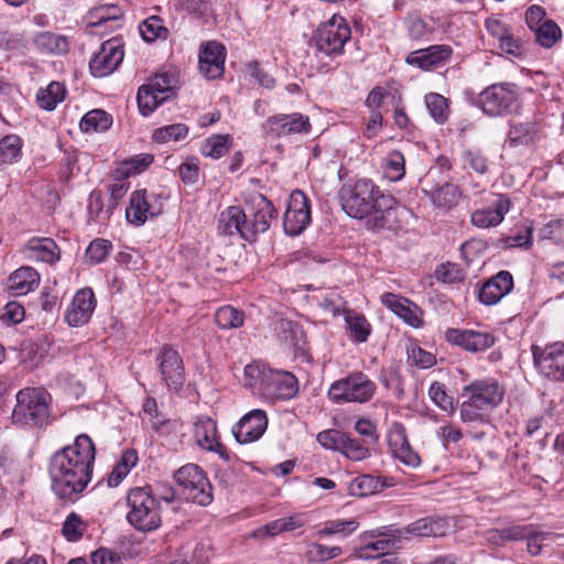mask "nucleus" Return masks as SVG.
<instances>
[{"mask_svg":"<svg viewBox=\"0 0 564 564\" xmlns=\"http://www.w3.org/2000/svg\"><path fill=\"white\" fill-rule=\"evenodd\" d=\"M95 457V444L87 434L56 451L48 463L53 492L62 500L75 502L91 481Z\"/></svg>","mask_w":564,"mask_h":564,"instance_id":"obj_1","label":"nucleus"},{"mask_svg":"<svg viewBox=\"0 0 564 564\" xmlns=\"http://www.w3.org/2000/svg\"><path fill=\"white\" fill-rule=\"evenodd\" d=\"M540 127L535 121L516 122L510 126L508 139L512 147L529 145L539 139Z\"/></svg>","mask_w":564,"mask_h":564,"instance_id":"obj_31","label":"nucleus"},{"mask_svg":"<svg viewBox=\"0 0 564 564\" xmlns=\"http://www.w3.org/2000/svg\"><path fill=\"white\" fill-rule=\"evenodd\" d=\"M398 540L400 539L398 538ZM395 543L397 538L378 540L376 542L368 543L365 546L356 547L354 556L360 560L376 558L388 553L391 547H395Z\"/></svg>","mask_w":564,"mask_h":564,"instance_id":"obj_44","label":"nucleus"},{"mask_svg":"<svg viewBox=\"0 0 564 564\" xmlns=\"http://www.w3.org/2000/svg\"><path fill=\"white\" fill-rule=\"evenodd\" d=\"M341 205L348 216L366 218L372 229H392L397 223V200L384 194L371 180H358L340 191Z\"/></svg>","mask_w":564,"mask_h":564,"instance_id":"obj_2","label":"nucleus"},{"mask_svg":"<svg viewBox=\"0 0 564 564\" xmlns=\"http://www.w3.org/2000/svg\"><path fill=\"white\" fill-rule=\"evenodd\" d=\"M435 276L444 283H454L463 279V273L457 264L444 263L436 268Z\"/></svg>","mask_w":564,"mask_h":564,"instance_id":"obj_62","label":"nucleus"},{"mask_svg":"<svg viewBox=\"0 0 564 564\" xmlns=\"http://www.w3.org/2000/svg\"><path fill=\"white\" fill-rule=\"evenodd\" d=\"M140 35L145 42H154L158 39H165L169 31L163 25L161 18L152 15L145 19L139 26Z\"/></svg>","mask_w":564,"mask_h":564,"instance_id":"obj_49","label":"nucleus"},{"mask_svg":"<svg viewBox=\"0 0 564 564\" xmlns=\"http://www.w3.org/2000/svg\"><path fill=\"white\" fill-rule=\"evenodd\" d=\"M506 389L494 377H484L469 381L462 388L459 417L470 424H488L491 413L500 406Z\"/></svg>","mask_w":564,"mask_h":564,"instance_id":"obj_3","label":"nucleus"},{"mask_svg":"<svg viewBox=\"0 0 564 564\" xmlns=\"http://www.w3.org/2000/svg\"><path fill=\"white\" fill-rule=\"evenodd\" d=\"M429 397L432 402L447 414H454L457 409V402L446 392V386L440 381H434L429 388Z\"/></svg>","mask_w":564,"mask_h":564,"instance_id":"obj_43","label":"nucleus"},{"mask_svg":"<svg viewBox=\"0 0 564 564\" xmlns=\"http://www.w3.org/2000/svg\"><path fill=\"white\" fill-rule=\"evenodd\" d=\"M424 193L430 197L436 207L451 208L457 203L459 196L458 187L452 183H444L443 185L424 189Z\"/></svg>","mask_w":564,"mask_h":564,"instance_id":"obj_35","label":"nucleus"},{"mask_svg":"<svg viewBox=\"0 0 564 564\" xmlns=\"http://www.w3.org/2000/svg\"><path fill=\"white\" fill-rule=\"evenodd\" d=\"M512 288V274L502 270L482 284L478 291V299L485 305H495L509 294Z\"/></svg>","mask_w":564,"mask_h":564,"instance_id":"obj_25","label":"nucleus"},{"mask_svg":"<svg viewBox=\"0 0 564 564\" xmlns=\"http://www.w3.org/2000/svg\"><path fill=\"white\" fill-rule=\"evenodd\" d=\"M122 17V11L118 7H112L108 9H101V13L98 15L96 22H91L90 25L94 28H109L110 30H116L120 26V19Z\"/></svg>","mask_w":564,"mask_h":564,"instance_id":"obj_58","label":"nucleus"},{"mask_svg":"<svg viewBox=\"0 0 564 564\" xmlns=\"http://www.w3.org/2000/svg\"><path fill=\"white\" fill-rule=\"evenodd\" d=\"M560 536H562V535L551 533V532L538 531L536 527L532 525V534L524 539V540H527L528 552L531 555L536 556L541 553L542 543L544 541L549 540L550 538H560Z\"/></svg>","mask_w":564,"mask_h":564,"instance_id":"obj_61","label":"nucleus"},{"mask_svg":"<svg viewBox=\"0 0 564 564\" xmlns=\"http://www.w3.org/2000/svg\"><path fill=\"white\" fill-rule=\"evenodd\" d=\"M188 133V128L184 123H174L161 127L153 132V139L159 143L169 141H178L185 138Z\"/></svg>","mask_w":564,"mask_h":564,"instance_id":"obj_56","label":"nucleus"},{"mask_svg":"<svg viewBox=\"0 0 564 564\" xmlns=\"http://www.w3.org/2000/svg\"><path fill=\"white\" fill-rule=\"evenodd\" d=\"M35 48L44 55H62L68 52L67 37L53 32H39L33 39Z\"/></svg>","mask_w":564,"mask_h":564,"instance_id":"obj_30","label":"nucleus"},{"mask_svg":"<svg viewBox=\"0 0 564 564\" xmlns=\"http://www.w3.org/2000/svg\"><path fill=\"white\" fill-rule=\"evenodd\" d=\"M245 210L248 215V228L245 235L250 237V241L254 240L259 234L265 232L270 228L271 219L278 215L273 204L261 194L252 195L247 199Z\"/></svg>","mask_w":564,"mask_h":564,"instance_id":"obj_13","label":"nucleus"},{"mask_svg":"<svg viewBox=\"0 0 564 564\" xmlns=\"http://www.w3.org/2000/svg\"><path fill=\"white\" fill-rule=\"evenodd\" d=\"M229 149V135L214 134L204 141L200 151L204 156L219 159L226 155Z\"/></svg>","mask_w":564,"mask_h":564,"instance_id":"obj_47","label":"nucleus"},{"mask_svg":"<svg viewBox=\"0 0 564 564\" xmlns=\"http://www.w3.org/2000/svg\"><path fill=\"white\" fill-rule=\"evenodd\" d=\"M311 223V206L307 196L300 189L293 191L289 197L283 216V228L289 236H299Z\"/></svg>","mask_w":564,"mask_h":564,"instance_id":"obj_15","label":"nucleus"},{"mask_svg":"<svg viewBox=\"0 0 564 564\" xmlns=\"http://www.w3.org/2000/svg\"><path fill=\"white\" fill-rule=\"evenodd\" d=\"M495 345V337L489 333L467 330L464 349L473 352L484 351Z\"/></svg>","mask_w":564,"mask_h":564,"instance_id":"obj_54","label":"nucleus"},{"mask_svg":"<svg viewBox=\"0 0 564 564\" xmlns=\"http://www.w3.org/2000/svg\"><path fill=\"white\" fill-rule=\"evenodd\" d=\"M451 530V523L447 518L425 517L421 518L406 527L395 528L394 525L383 527L382 531L377 530L373 536H391L399 539H409L410 536H444Z\"/></svg>","mask_w":564,"mask_h":564,"instance_id":"obj_11","label":"nucleus"},{"mask_svg":"<svg viewBox=\"0 0 564 564\" xmlns=\"http://www.w3.org/2000/svg\"><path fill=\"white\" fill-rule=\"evenodd\" d=\"M405 173V159L400 151H391L388 153L383 163L384 177L391 182L400 181Z\"/></svg>","mask_w":564,"mask_h":564,"instance_id":"obj_46","label":"nucleus"},{"mask_svg":"<svg viewBox=\"0 0 564 564\" xmlns=\"http://www.w3.org/2000/svg\"><path fill=\"white\" fill-rule=\"evenodd\" d=\"M87 529V523L76 512H70L62 527V534L68 542L79 541Z\"/></svg>","mask_w":564,"mask_h":564,"instance_id":"obj_52","label":"nucleus"},{"mask_svg":"<svg viewBox=\"0 0 564 564\" xmlns=\"http://www.w3.org/2000/svg\"><path fill=\"white\" fill-rule=\"evenodd\" d=\"M112 124V117L102 109H94L88 111L80 120V130L85 133L102 132L108 130Z\"/></svg>","mask_w":564,"mask_h":564,"instance_id":"obj_36","label":"nucleus"},{"mask_svg":"<svg viewBox=\"0 0 564 564\" xmlns=\"http://www.w3.org/2000/svg\"><path fill=\"white\" fill-rule=\"evenodd\" d=\"M163 209L164 204L159 194L148 193L147 189H138L130 196L126 218L130 224L141 226L148 218L161 215Z\"/></svg>","mask_w":564,"mask_h":564,"instance_id":"obj_14","label":"nucleus"},{"mask_svg":"<svg viewBox=\"0 0 564 564\" xmlns=\"http://www.w3.org/2000/svg\"><path fill=\"white\" fill-rule=\"evenodd\" d=\"M174 478L183 488L187 500L199 506H208L212 503V485L198 465L186 464L182 466L175 471Z\"/></svg>","mask_w":564,"mask_h":564,"instance_id":"obj_10","label":"nucleus"},{"mask_svg":"<svg viewBox=\"0 0 564 564\" xmlns=\"http://www.w3.org/2000/svg\"><path fill=\"white\" fill-rule=\"evenodd\" d=\"M247 213L240 206H229L220 213L218 219V231L226 236L239 234V236L250 241V237L245 235L247 226Z\"/></svg>","mask_w":564,"mask_h":564,"instance_id":"obj_28","label":"nucleus"},{"mask_svg":"<svg viewBox=\"0 0 564 564\" xmlns=\"http://www.w3.org/2000/svg\"><path fill=\"white\" fill-rule=\"evenodd\" d=\"M112 205L110 204L107 208L104 206V197L101 192L93 191L88 198V218L94 221L107 220L112 214Z\"/></svg>","mask_w":564,"mask_h":564,"instance_id":"obj_50","label":"nucleus"},{"mask_svg":"<svg viewBox=\"0 0 564 564\" xmlns=\"http://www.w3.org/2000/svg\"><path fill=\"white\" fill-rule=\"evenodd\" d=\"M156 361L162 381L173 391H180L185 381L183 359L171 345H163Z\"/></svg>","mask_w":564,"mask_h":564,"instance_id":"obj_17","label":"nucleus"},{"mask_svg":"<svg viewBox=\"0 0 564 564\" xmlns=\"http://www.w3.org/2000/svg\"><path fill=\"white\" fill-rule=\"evenodd\" d=\"M153 162V155L149 153H142L135 155L129 160H126L118 172L121 175L129 176L131 174H139L143 172Z\"/></svg>","mask_w":564,"mask_h":564,"instance_id":"obj_57","label":"nucleus"},{"mask_svg":"<svg viewBox=\"0 0 564 564\" xmlns=\"http://www.w3.org/2000/svg\"><path fill=\"white\" fill-rule=\"evenodd\" d=\"M23 140L18 134L0 137V165L18 162L22 155Z\"/></svg>","mask_w":564,"mask_h":564,"instance_id":"obj_37","label":"nucleus"},{"mask_svg":"<svg viewBox=\"0 0 564 564\" xmlns=\"http://www.w3.org/2000/svg\"><path fill=\"white\" fill-rule=\"evenodd\" d=\"M424 101L431 117L437 123H444L447 121L449 107L448 100L444 96L437 93H429L425 95Z\"/></svg>","mask_w":564,"mask_h":564,"instance_id":"obj_45","label":"nucleus"},{"mask_svg":"<svg viewBox=\"0 0 564 564\" xmlns=\"http://www.w3.org/2000/svg\"><path fill=\"white\" fill-rule=\"evenodd\" d=\"M474 105L489 117H505L519 107L518 86L513 83H496L486 87Z\"/></svg>","mask_w":564,"mask_h":564,"instance_id":"obj_7","label":"nucleus"},{"mask_svg":"<svg viewBox=\"0 0 564 564\" xmlns=\"http://www.w3.org/2000/svg\"><path fill=\"white\" fill-rule=\"evenodd\" d=\"M346 433L338 430H326L317 435V442L327 449L340 452Z\"/></svg>","mask_w":564,"mask_h":564,"instance_id":"obj_60","label":"nucleus"},{"mask_svg":"<svg viewBox=\"0 0 564 564\" xmlns=\"http://www.w3.org/2000/svg\"><path fill=\"white\" fill-rule=\"evenodd\" d=\"M124 56L123 42L119 37L105 41L99 52L89 62V70L94 77H106L112 74L122 63Z\"/></svg>","mask_w":564,"mask_h":564,"instance_id":"obj_16","label":"nucleus"},{"mask_svg":"<svg viewBox=\"0 0 564 564\" xmlns=\"http://www.w3.org/2000/svg\"><path fill=\"white\" fill-rule=\"evenodd\" d=\"M40 284V273L32 267L25 265L12 272L8 279V289L14 295H25Z\"/></svg>","mask_w":564,"mask_h":564,"instance_id":"obj_29","label":"nucleus"},{"mask_svg":"<svg viewBox=\"0 0 564 564\" xmlns=\"http://www.w3.org/2000/svg\"><path fill=\"white\" fill-rule=\"evenodd\" d=\"M148 84L161 96H166V100H169L176 95L178 77L174 72H161L150 78Z\"/></svg>","mask_w":564,"mask_h":564,"instance_id":"obj_40","label":"nucleus"},{"mask_svg":"<svg viewBox=\"0 0 564 564\" xmlns=\"http://www.w3.org/2000/svg\"><path fill=\"white\" fill-rule=\"evenodd\" d=\"M196 443L203 449H213L218 442L216 422L208 416L198 417L194 425Z\"/></svg>","mask_w":564,"mask_h":564,"instance_id":"obj_32","label":"nucleus"},{"mask_svg":"<svg viewBox=\"0 0 564 564\" xmlns=\"http://www.w3.org/2000/svg\"><path fill=\"white\" fill-rule=\"evenodd\" d=\"M268 416L260 409L246 413L234 426L232 434L239 444L257 442L268 429Z\"/></svg>","mask_w":564,"mask_h":564,"instance_id":"obj_19","label":"nucleus"},{"mask_svg":"<svg viewBox=\"0 0 564 564\" xmlns=\"http://www.w3.org/2000/svg\"><path fill=\"white\" fill-rule=\"evenodd\" d=\"M345 321L350 333L351 340L356 343H365L371 333V325L361 314H351L347 311Z\"/></svg>","mask_w":564,"mask_h":564,"instance_id":"obj_41","label":"nucleus"},{"mask_svg":"<svg viewBox=\"0 0 564 564\" xmlns=\"http://www.w3.org/2000/svg\"><path fill=\"white\" fill-rule=\"evenodd\" d=\"M243 322L245 313L231 305L221 306L215 313V323L221 329L239 328Z\"/></svg>","mask_w":564,"mask_h":564,"instance_id":"obj_42","label":"nucleus"},{"mask_svg":"<svg viewBox=\"0 0 564 564\" xmlns=\"http://www.w3.org/2000/svg\"><path fill=\"white\" fill-rule=\"evenodd\" d=\"M139 110L142 116L151 115L160 105L166 101V96L154 91L148 83L139 87L137 94Z\"/></svg>","mask_w":564,"mask_h":564,"instance_id":"obj_38","label":"nucleus"},{"mask_svg":"<svg viewBox=\"0 0 564 564\" xmlns=\"http://www.w3.org/2000/svg\"><path fill=\"white\" fill-rule=\"evenodd\" d=\"M262 130L269 137L283 138L295 133L310 132L311 123L308 117L300 112L280 113L269 117L262 123Z\"/></svg>","mask_w":564,"mask_h":564,"instance_id":"obj_18","label":"nucleus"},{"mask_svg":"<svg viewBox=\"0 0 564 564\" xmlns=\"http://www.w3.org/2000/svg\"><path fill=\"white\" fill-rule=\"evenodd\" d=\"M24 259L32 262L55 264L61 259L57 243L47 237H32L21 249Z\"/></svg>","mask_w":564,"mask_h":564,"instance_id":"obj_24","label":"nucleus"},{"mask_svg":"<svg viewBox=\"0 0 564 564\" xmlns=\"http://www.w3.org/2000/svg\"><path fill=\"white\" fill-rule=\"evenodd\" d=\"M510 207V200L503 195H498L491 206L477 209L471 214V224L478 228H489L499 225Z\"/></svg>","mask_w":564,"mask_h":564,"instance_id":"obj_27","label":"nucleus"},{"mask_svg":"<svg viewBox=\"0 0 564 564\" xmlns=\"http://www.w3.org/2000/svg\"><path fill=\"white\" fill-rule=\"evenodd\" d=\"M340 546H327L319 543H313L308 549V556L312 561L325 562L335 558L341 554Z\"/></svg>","mask_w":564,"mask_h":564,"instance_id":"obj_59","label":"nucleus"},{"mask_svg":"<svg viewBox=\"0 0 564 564\" xmlns=\"http://www.w3.org/2000/svg\"><path fill=\"white\" fill-rule=\"evenodd\" d=\"M453 55V48L446 44L431 45L425 48L411 52L405 57V63L422 70H431L445 65Z\"/></svg>","mask_w":564,"mask_h":564,"instance_id":"obj_21","label":"nucleus"},{"mask_svg":"<svg viewBox=\"0 0 564 564\" xmlns=\"http://www.w3.org/2000/svg\"><path fill=\"white\" fill-rule=\"evenodd\" d=\"M130 508L128 522L139 531H152L160 527V502L149 487L132 488L127 496Z\"/></svg>","mask_w":564,"mask_h":564,"instance_id":"obj_6","label":"nucleus"},{"mask_svg":"<svg viewBox=\"0 0 564 564\" xmlns=\"http://www.w3.org/2000/svg\"><path fill=\"white\" fill-rule=\"evenodd\" d=\"M464 162L476 173L485 174L488 171V159L479 151H466Z\"/></svg>","mask_w":564,"mask_h":564,"instance_id":"obj_63","label":"nucleus"},{"mask_svg":"<svg viewBox=\"0 0 564 564\" xmlns=\"http://www.w3.org/2000/svg\"><path fill=\"white\" fill-rule=\"evenodd\" d=\"M531 349L540 375L553 381H564V343H553L543 348L533 345Z\"/></svg>","mask_w":564,"mask_h":564,"instance_id":"obj_12","label":"nucleus"},{"mask_svg":"<svg viewBox=\"0 0 564 564\" xmlns=\"http://www.w3.org/2000/svg\"><path fill=\"white\" fill-rule=\"evenodd\" d=\"M388 486L390 485L387 482V479L375 477L372 475H361L351 481L349 491L352 496L366 497L375 495Z\"/></svg>","mask_w":564,"mask_h":564,"instance_id":"obj_33","label":"nucleus"},{"mask_svg":"<svg viewBox=\"0 0 564 564\" xmlns=\"http://www.w3.org/2000/svg\"><path fill=\"white\" fill-rule=\"evenodd\" d=\"M176 8L207 23L214 15L212 0H175Z\"/></svg>","mask_w":564,"mask_h":564,"instance_id":"obj_39","label":"nucleus"},{"mask_svg":"<svg viewBox=\"0 0 564 564\" xmlns=\"http://www.w3.org/2000/svg\"><path fill=\"white\" fill-rule=\"evenodd\" d=\"M536 42L545 47H552L561 37L562 31L552 20H545L540 28L534 31Z\"/></svg>","mask_w":564,"mask_h":564,"instance_id":"obj_51","label":"nucleus"},{"mask_svg":"<svg viewBox=\"0 0 564 564\" xmlns=\"http://www.w3.org/2000/svg\"><path fill=\"white\" fill-rule=\"evenodd\" d=\"M112 243L109 240L97 238L93 240L86 249V260L90 264H98L106 260Z\"/></svg>","mask_w":564,"mask_h":564,"instance_id":"obj_55","label":"nucleus"},{"mask_svg":"<svg viewBox=\"0 0 564 564\" xmlns=\"http://www.w3.org/2000/svg\"><path fill=\"white\" fill-rule=\"evenodd\" d=\"M91 564H122V558L119 553L100 547L91 554Z\"/></svg>","mask_w":564,"mask_h":564,"instance_id":"obj_64","label":"nucleus"},{"mask_svg":"<svg viewBox=\"0 0 564 564\" xmlns=\"http://www.w3.org/2000/svg\"><path fill=\"white\" fill-rule=\"evenodd\" d=\"M389 447L394 458L408 467L416 468L421 465L420 455L410 445L405 429L400 423H394L388 436Z\"/></svg>","mask_w":564,"mask_h":564,"instance_id":"obj_23","label":"nucleus"},{"mask_svg":"<svg viewBox=\"0 0 564 564\" xmlns=\"http://www.w3.org/2000/svg\"><path fill=\"white\" fill-rule=\"evenodd\" d=\"M249 384L269 399L289 400L296 395L299 382L296 377L284 370H275L265 365L251 364L245 368Z\"/></svg>","mask_w":564,"mask_h":564,"instance_id":"obj_4","label":"nucleus"},{"mask_svg":"<svg viewBox=\"0 0 564 564\" xmlns=\"http://www.w3.org/2000/svg\"><path fill=\"white\" fill-rule=\"evenodd\" d=\"M66 96V88L59 82L50 83L46 88H41L36 94V101L40 108L52 111L57 104L62 102Z\"/></svg>","mask_w":564,"mask_h":564,"instance_id":"obj_34","label":"nucleus"},{"mask_svg":"<svg viewBox=\"0 0 564 564\" xmlns=\"http://www.w3.org/2000/svg\"><path fill=\"white\" fill-rule=\"evenodd\" d=\"M96 307V299L91 289L85 288L76 292L65 311L64 319L70 327H80L89 322Z\"/></svg>","mask_w":564,"mask_h":564,"instance_id":"obj_22","label":"nucleus"},{"mask_svg":"<svg viewBox=\"0 0 564 564\" xmlns=\"http://www.w3.org/2000/svg\"><path fill=\"white\" fill-rule=\"evenodd\" d=\"M350 36L351 31L346 20L334 15L317 28L313 40L317 51L328 56H336L344 53V45Z\"/></svg>","mask_w":564,"mask_h":564,"instance_id":"obj_9","label":"nucleus"},{"mask_svg":"<svg viewBox=\"0 0 564 564\" xmlns=\"http://www.w3.org/2000/svg\"><path fill=\"white\" fill-rule=\"evenodd\" d=\"M11 420L15 425L42 427L50 423V393L43 388H24L18 391Z\"/></svg>","mask_w":564,"mask_h":564,"instance_id":"obj_5","label":"nucleus"},{"mask_svg":"<svg viewBox=\"0 0 564 564\" xmlns=\"http://www.w3.org/2000/svg\"><path fill=\"white\" fill-rule=\"evenodd\" d=\"M340 453L351 460H364L370 456L369 444L346 433Z\"/></svg>","mask_w":564,"mask_h":564,"instance_id":"obj_48","label":"nucleus"},{"mask_svg":"<svg viewBox=\"0 0 564 564\" xmlns=\"http://www.w3.org/2000/svg\"><path fill=\"white\" fill-rule=\"evenodd\" d=\"M226 48L216 41L202 43L198 54L199 72L208 79L223 76L225 70Z\"/></svg>","mask_w":564,"mask_h":564,"instance_id":"obj_20","label":"nucleus"},{"mask_svg":"<svg viewBox=\"0 0 564 564\" xmlns=\"http://www.w3.org/2000/svg\"><path fill=\"white\" fill-rule=\"evenodd\" d=\"M381 303L412 327H421L422 319L417 315V306L405 297L387 292L380 297Z\"/></svg>","mask_w":564,"mask_h":564,"instance_id":"obj_26","label":"nucleus"},{"mask_svg":"<svg viewBox=\"0 0 564 564\" xmlns=\"http://www.w3.org/2000/svg\"><path fill=\"white\" fill-rule=\"evenodd\" d=\"M377 390L375 381L362 371H354L334 381L327 392L329 400L336 404L366 403Z\"/></svg>","mask_w":564,"mask_h":564,"instance_id":"obj_8","label":"nucleus"},{"mask_svg":"<svg viewBox=\"0 0 564 564\" xmlns=\"http://www.w3.org/2000/svg\"><path fill=\"white\" fill-rule=\"evenodd\" d=\"M358 527H359V523L354 519H350V520L336 519V520L327 521L324 524V528L318 531V534L321 536H330V535H335V534L348 536L354 531H356Z\"/></svg>","mask_w":564,"mask_h":564,"instance_id":"obj_53","label":"nucleus"}]
</instances>
